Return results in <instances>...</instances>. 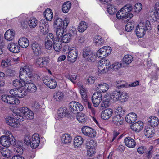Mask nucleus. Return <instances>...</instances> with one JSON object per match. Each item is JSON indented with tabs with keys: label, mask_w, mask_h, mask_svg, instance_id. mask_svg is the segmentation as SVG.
I'll use <instances>...</instances> for the list:
<instances>
[{
	"label": "nucleus",
	"mask_w": 159,
	"mask_h": 159,
	"mask_svg": "<svg viewBox=\"0 0 159 159\" xmlns=\"http://www.w3.org/2000/svg\"><path fill=\"white\" fill-rule=\"evenodd\" d=\"M132 10L130 4L124 6L117 12L116 16L119 19H122L125 21H128L133 16V14L130 13Z\"/></svg>",
	"instance_id": "obj_1"
},
{
	"label": "nucleus",
	"mask_w": 159,
	"mask_h": 159,
	"mask_svg": "<svg viewBox=\"0 0 159 159\" xmlns=\"http://www.w3.org/2000/svg\"><path fill=\"white\" fill-rule=\"evenodd\" d=\"M33 69L30 66H25L21 68L20 71V75L25 78H28L31 80L39 79V77L36 74H32Z\"/></svg>",
	"instance_id": "obj_2"
},
{
	"label": "nucleus",
	"mask_w": 159,
	"mask_h": 159,
	"mask_svg": "<svg viewBox=\"0 0 159 159\" xmlns=\"http://www.w3.org/2000/svg\"><path fill=\"white\" fill-rule=\"evenodd\" d=\"M151 29V24L149 21L141 22L136 27V34L139 37H143L145 34L147 30H150Z\"/></svg>",
	"instance_id": "obj_3"
},
{
	"label": "nucleus",
	"mask_w": 159,
	"mask_h": 159,
	"mask_svg": "<svg viewBox=\"0 0 159 159\" xmlns=\"http://www.w3.org/2000/svg\"><path fill=\"white\" fill-rule=\"evenodd\" d=\"M7 135L2 136L0 138V143L2 146L8 147L11 145H14L16 143L15 139L11 133L8 131Z\"/></svg>",
	"instance_id": "obj_4"
},
{
	"label": "nucleus",
	"mask_w": 159,
	"mask_h": 159,
	"mask_svg": "<svg viewBox=\"0 0 159 159\" xmlns=\"http://www.w3.org/2000/svg\"><path fill=\"white\" fill-rule=\"evenodd\" d=\"M110 62L108 59H102L98 62V71L100 74L104 73L110 68Z\"/></svg>",
	"instance_id": "obj_5"
},
{
	"label": "nucleus",
	"mask_w": 159,
	"mask_h": 159,
	"mask_svg": "<svg viewBox=\"0 0 159 159\" xmlns=\"http://www.w3.org/2000/svg\"><path fill=\"white\" fill-rule=\"evenodd\" d=\"M111 47L105 46L100 48L97 53V56L100 58L103 59L107 57L111 52Z\"/></svg>",
	"instance_id": "obj_6"
},
{
	"label": "nucleus",
	"mask_w": 159,
	"mask_h": 159,
	"mask_svg": "<svg viewBox=\"0 0 159 159\" xmlns=\"http://www.w3.org/2000/svg\"><path fill=\"white\" fill-rule=\"evenodd\" d=\"M69 109L73 113L75 114L78 111H82L83 107L78 102L73 101L70 102L69 105Z\"/></svg>",
	"instance_id": "obj_7"
},
{
	"label": "nucleus",
	"mask_w": 159,
	"mask_h": 159,
	"mask_svg": "<svg viewBox=\"0 0 159 159\" xmlns=\"http://www.w3.org/2000/svg\"><path fill=\"white\" fill-rule=\"evenodd\" d=\"M69 52L67 56L68 61L71 63H74L76 61L77 57V51L74 48L68 47Z\"/></svg>",
	"instance_id": "obj_8"
},
{
	"label": "nucleus",
	"mask_w": 159,
	"mask_h": 159,
	"mask_svg": "<svg viewBox=\"0 0 159 159\" xmlns=\"http://www.w3.org/2000/svg\"><path fill=\"white\" fill-rule=\"evenodd\" d=\"M2 100L5 102L10 104H18L20 103V101L17 98H14L12 95H3L1 97Z\"/></svg>",
	"instance_id": "obj_9"
},
{
	"label": "nucleus",
	"mask_w": 159,
	"mask_h": 159,
	"mask_svg": "<svg viewBox=\"0 0 159 159\" xmlns=\"http://www.w3.org/2000/svg\"><path fill=\"white\" fill-rule=\"evenodd\" d=\"M81 131L84 135L90 138H94L96 135L95 130L89 127L83 126L81 129Z\"/></svg>",
	"instance_id": "obj_10"
},
{
	"label": "nucleus",
	"mask_w": 159,
	"mask_h": 159,
	"mask_svg": "<svg viewBox=\"0 0 159 159\" xmlns=\"http://www.w3.org/2000/svg\"><path fill=\"white\" fill-rule=\"evenodd\" d=\"M68 22L66 19L64 20L63 21L61 18L57 16L55 17V20L53 26L56 28L64 27H66L68 26Z\"/></svg>",
	"instance_id": "obj_11"
},
{
	"label": "nucleus",
	"mask_w": 159,
	"mask_h": 159,
	"mask_svg": "<svg viewBox=\"0 0 159 159\" xmlns=\"http://www.w3.org/2000/svg\"><path fill=\"white\" fill-rule=\"evenodd\" d=\"M23 88L14 89L10 91V94L13 97L22 98L25 94V91L23 90Z\"/></svg>",
	"instance_id": "obj_12"
},
{
	"label": "nucleus",
	"mask_w": 159,
	"mask_h": 159,
	"mask_svg": "<svg viewBox=\"0 0 159 159\" xmlns=\"http://www.w3.org/2000/svg\"><path fill=\"white\" fill-rule=\"evenodd\" d=\"M20 80L16 79L13 82V85L14 86L17 87L18 88H24L25 84L27 81V79L25 78L20 75H19Z\"/></svg>",
	"instance_id": "obj_13"
},
{
	"label": "nucleus",
	"mask_w": 159,
	"mask_h": 159,
	"mask_svg": "<svg viewBox=\"0 0 159 159\" xmlns=\"http://www.w3.org/2000/svg\"><path fill=\"white\" fill-rule=\"evenodd\" d=\"M102 95L99 92L94 93L92 98L93 104L95 107H97L99 105L102 100Z\"/></svg>",
	"instance_id": "obj_14"
},
{
	"label": "nucleus",
	"mask_w": 159,
	"mask_h": 159,
	"mask_svg": "<svg viewBox=\"0 0 159 159\" xmlns=\"http://www.w3.org/2000/svg\"><path fill=\"white\" fill-rule=\"evenodd\" d=\"M29 108L26 107H22L20 108L19 112L16 115L17 117L16 118L19 121H23L24 117H25L26 114L28 112Z\"/></svg>",
	"instance_id": "obj_15"
},
{
	"label": "nucleus",
	"mask_w": 159,
	"mask_h": 159,
	"mask_svg": "<svg viewBox=\"0 0 159 159\" xmlns=\"http://www.w3.org/2000/svg\"><path fill=\"white\" fill-rule=\"evenodd\" d=\"M31 49L35 55H39L41 53L42 46L41 44L34 41L31 44Z\"/></svg>",
	"instance_id": "obj_16"
},
{
	"label": "nucleus",
	"mask_w": 159,
	"mask_h": 159,
	"mask_svg": "<svg viewBox=\"0 0 159 159\" xmlns=\"http://www.w3.org/2000/svg\"><path fill=\"white\" fill-rule=\"evenodd\" d=\"M28 79H27V81L25 84L24 88L25 91L27 90L31 93H34L37 90V87L33 83L31 82L30 80H28Z\"/></svg>",
	"instance_id": "obj_17"
},
{
	"label": "nucleus",
	"mask_w": 159,
	"mask_h": 159,
	"mask_svg": "<svg viewBox=\"0 0 159 159\" xmlns=\"http://www.w3.org/2000/svg\"><path fill=\"white\" fill-rule=\"evenodd\" d=\"M43 83L51 89L56 87L57 84L55 80L49 77H46L43 80Z\"/></svg>",
	"instance_id": "obj_18"
},
{
	"label": "nucleus",
	"mask_w": 159,
	"mask_h": 159,
	"mask_svg": "<svg viewBox=\"0 0 159 159\" xmlns=\"http://www.w3.org/2000/svg\"><path fill=\"white\" fill-rule=\"evenodd\" d=\"M40 142L39 135L37 134H33L31 137V147L32 148H36L39 145Z\"/></svg>",
	"instance_id": "obj_19"
},
{
	"label": "nucleus",
	"mask_w": 159,
	"mask_h": 159,
	"mask_svg": "<svg viewBox=\"0 0 159 159\" xmlns=\"http://www.w3.org/2000/svg\"><path fill=\"white\" fill-rule=\"evenodd\" d=\"M7 48L11 52L13 53H18L20 51V48L19 45L14 43H9L8 44Z\"/></svg>",
	"instance_id": "obj_20"
},
{
	"label": "nucleus",
	"mask_w": 159,
	"mask_h": 159,
	"mask_svg": "<svg viewBox=\"0 0 159 159\" xmlns=\"http://www.w3.org/2000/svg\"><path fill=\"white\" fill-rule=\"evenodd\" d=\"M48 62V58L47 57H40L36 59V64L38 67L43 68L46 65Z\"/></svg>",
	"instance_id": "obj_21"
},
{
	"label": "nucleus",
	"mask_w": 159,
	"mask_h": 159,
	"mask_svg": "<svg viewBox=\"0 0 159 159\" xmlns=\"http://www.w3.org/2000/svg\"><path fill=\"white\" fill-rule=\"evenodd\" d=\"M6 121L8 125L14 128L18 127L20 125L19 121L12 117H8L6 119Z\"/></svg>",
	"instance_id": "obj_22"
},
{
	"label": "nucleus",
	"mask_w": 159,
	"mask_h": 159,
	"mask_svg": "<svg viewBox=\"0 0 159 159\" xmlns=\"http://www.w3.org/2000/svg\"><path fill=\"white\" fill-rule=\"evenodd\" d=\"M124 142L125 145L130 148H134L136 145L135 140L130 137L125 138Z\"/></svg>",
	"instance_id": "obj_23"
},
{
	"label": "nucleus",
	"mask_w": 159,
	"mask_h": 159,
	"mask_svg": "<svg viewBox=\"0 0 159 159\" xmlns=\"http://www.w3.org/2000/svg\"><path fill=\"white\" fill-rule=\"evenodd\" d=\"M113 114V110L110 108L104 110L101 113V117L104 120L109 119Z\"/></svg>",
	"instance_id": "obj_24"
},
{
	"label": "nucleus",
	"mask_w": 159,
	"mask_h": 159,
	"mask_svg": "<svg viewBox=\"0 0 159 159\" xmlns=\"http://www.w3.org/2000/svg\"><path fill=\"white\" fill-rule=\"evenodd\" d=\"M143 124L141 121H138L131 125V129L136 132H139L143 128Z\"/></svg>",
	"instance_id": "obj_25"
},
{
	"label": "nucleus",
	"mask_w": 159,
	"mask_h": 159,
	"mask_svg": "<svg viewBox=\"0 0 159 159\" xmlns=\"http://www.w3.org/2000/svg\"><path fill=\"white\" fill-rule=\"evenodd\" d=\"M137 116L135 113L131 112L126 115L125 120L128 123L131 124L136 121L137 119Z\"/></svg>",
	"instance_id": "obj_26"
},
{
	"label": "nucleus",
	"mask_w": 159,
	"mask_h": 159,
	"mask_svg": "<svg viewBox=\"0 0 159 159\" xmlns=\"http://www.w3.org/2000/svg\"><path fill=\"white\" fill-rule=\"evenodd\" d=\"M108 94H106L103 97L102 101L100 104V107L102 108H105L108 107L110 104V97Z\"/></svg>",
	"instance_id": "obj_27"
},
{
	"label": "nucleus",
	"mask_w": 159,
	"mask_h": 159,
	"mask_svg": "<svg viewBox=\"0 0 159 159\" xmlns=\"http://www.w3.org/2000/svg\"><path fill=\"white\" fill-rule=\"evenodd\" d=\"M143 133L147 137L151 138L153 136L154 134V129L150 126L145 127Z\"/></svg>",
	"instance_id": "obj_28"
},
{
	"label": "nucleus",
	"mask_w": 159,
	"mask_h": 159,
	"mask_svg": "<svg viewBox=\"0 0 159 159\" xmlns=\"http://www.w3.org/2000/svg\"><path fill=\"white\" fill-rule=\"evenodd\" d=\"M15 32L12 29H9L5 33L4 37L7 41H11L14 37Z\"/></svg>",
	"instance_id": "obj_29"
},
{
	"label": "nucleus",
	"mask_w": 159,
	"mask_h": 159,
	"mask_svg": "<svg viewBox=\"0 0 159 159\" xmlns=\"http://www.w3.org/2000/svg\"><path fill=\"white\" fill-rule=\"evenodd\" d=\"M64 97V93L61 91L55 92L53 95V100L56 102H60L63 100Z\"/></svg>",
	"instance_id": "obj_30"
},
{
	"label": "nucleus",
	"mask_w": 159,
	"mask_h": 159,
	"mask_svg": "<svg viewBox=\"0 0 159 159\" xmlns=\"http://www.w3.org/2000/svg\"><path fill=\"white\" fill-rule=\"evenodd\" d=\"M109 85L105 83H101L97 86V89H99L100 93H104L106 92L109 89Z\"/></svg>",
	"instance_id": "obj_31"
},
{
	"label": "nucleus",
	"mask_w": 159,
	"mask_h": 159,
	"mask_svg": "<svg viewBox=\"0 0 159 159\" xmlns=\"http://www.w3.org/2000/svg\"><path fill=\"white\" fill-rule=\"evenodd\" d=\"M148 122L149 123L151 127L154 128V127L157 126L159 124V120L157 117L154 116H151L149 117L147 119Z\"/></svg>",
	"instance_id": "obj_32"
},
{
	"label": "nucleus",
	"mask_w": 159,
	"mask_h": 159,
	"mask_svg": "<svg viewBox=\"0 0 159 159\" xmlns=\"http://www.w3.org/2000/svg\"><path fill=\"white\" fill-rule=\"evenodd\" d=\"M18 43L19 46L22 48H25L28 46L29 42L27 38L23 37L19 39Z\"/></svg>",
	"instance_id": "obj_33"
},
{
	"label": "nucleus",
	"mask_w": 159,
	"mask_h": 159,
	"mask_svg": "<svg viewBox=\"0 0 159 159\" xmlns=\"http://www.w3.org/2000/svg\"><path fill=\"white\" fill-rule=\"evenodd\" d=\"M123 118L121 116L119 115H116L112 118V121L116 125L120 126L123 123Z\"/></svg>",
	"instance_id": "obj_34"
},
{
	"label": "nucleus",
	"mask_w": 159,
	"mask_h": 159,
	"mask_svg": "<svg viewBox=\"0 0 159 159\" xmlns=\"http://www.w3.org/2000/svg\"><path fill=\"white\" fill-rule=\"evenodd\" d=\"M72 34L70 33H65L61 37L60 41L63 43H68L71 39Z\"/></svg>",
	"instance_id": "obj_35"
},
{
	"label": "nucleus",
	"mask_w": 159,
	"mask_h": 159,
	"mask_svg": "<svg viewBox=\"0 0 159 159\" xmlns=\"http://www.w3.org/2000/svg\"><path fill=\"white\" fill-rule=\"evenodd\" d=\"M84 141L83 138L80 136H76L74 140V144L75 147H79L83 144Z\"/></svg>",
	"instance_id": "obj_36"
},
{
	"label": "nucleus",
	"mask_w": 159,
	"mask_h": 159,
	"mask_svg": "<svg viewBox=\"0 0 159 159\" xmlns=\"http://www.w3.org/2000/svg\"><path fill=\"white\" fill-rule=\"evenodd\" d=\"M44 15L47 20L50 21L52 20L53 15L52 11L50 9L47 8L46 9L44 12Z\"/></svg>",
	"instance_id": "obj_37"
},
{
	"label": "nucleus",
	"mask_w": 159,
	"mask_h": 159,
	"mask_svg": "<svg viewBox=\"0 0 159 159\" xmlns=\"http://www.w3.org/2000/svg\"><path fill=\"white\" fill-rule=\"evenodd\" d=\"M155 20L159 22V2H157L155 4V10L153 13V15L152 16Z\"/></svg>",
	"instance_id": "obj_38"
},
{
	"label": "nucleus",
	"mask_w": 159,
	"mask_h": 159,
	"mask_svg": "<svg viewBox=\"0 0 159 159\" xmlns=\"http://www.w3.org/2000/svg\"><path fill=\"white\" fill-rule=\"evenodd\" d=\"M72 140V139L70 135L68 134H63L61 137V141L65 144H68Z\"/></svg>",
	"instance_id": "obj_39"
},
{
	"label": "nucleus",
	"mask_w": 159,
	"mask_h": 159,
	"mask_svg": "<svg viewBox=\"0 0 159 159\" xmlns=\"http://www.w3.org/2000/svg\"><path fill=\"white\" fill-rule=\"evenodd\" d=\"M66 28L64 27L56 28V35L58 40H60L61 37L64 34V29Z\"/></svg>",
	"instance_id": "obj_40"
},
{
	"label": "nucleus",
	"mask_w": 159,
	"mask_h": 159,
	"mask_svg": "<svg viewBox=\"0 0 159 159\" xmlns=\"http://www.w3.org/2000/svg\"><path fill=\"white\" fill-rule=\"evenodd\" d=\"M27 23L30 28H34L37 25L38 21L36 18L31 17L29 19Z\"/></svg>",
	"instance_id": "obj_41"
},
{
	"label": "nucleus",
	"mask_w": 159,
	"mask_h": 159,
	"mask_svg": "<svg viewBox=\"0 0 159 159\" xmlns=\"http://www.w3.org/2000/svg\"><path fill=\"white\" fill-rule=\"evenodd\" d=\"M87 27L88 24L87 23L84 21H81L78 27V30L80 32H83L87 29Z\"/></svg>",
	"instance_id": "obj_42"
},
{
	"label": "nucleus",
	"mask_w": 159,
	"mask_h": 159,
	"mask_svg": "<svg viewBox=\"0 0 159 159\" xmlns=\"http://www.w3.org/2000/svg\"><path fill=\"white\" fill-rule=\"evenodd\" d=\"M120 91H114L111 94V97L114 101L120 100Z\"/></svg>",
	"instance_id": "obj_43"
},
{
	"label": "nucleus",
	"mask_w": 159,
	"mask_h": 159,
	"mask_svg": "<svg viewBox=\"0 0 159 159\" xmlns=\"http://www.w3.org/2000/svg\"><path fill=\"white\" fill-rule=\"evenodd\" d=\"M58 116L60 118H62L66 116L67 113L66 107H61L59 108L58 111Z\"/></svg>",
	"instance_id": "obj_44"
},
{
	"label": "nucleus",
	"mask_w": 159,
	"mask_h": 159,
	"mask_svg": "<svg viewBox=\"0 0 159 159\" xmlns=\"http://www.w3.org/2000/svg\"><path fill=\"white\" fill-rule=\"evenodd\" d=\"M94 42L97 45L99 46L103 44L104 43V40L100 36H96L94 38Z\"/></svg>",
	"instance_id": "obj_45"
},
{
	"label": "nucleus",
	"mask_w": 159,
	"mask_h": 159,
	"mask_svg": "<svg viewBox=\"0 0 159 159\" xmlns=\"http://www.w3.org/2000/svg\"><path fill=\"white\" fill-rule=\"evenodd\" d=\"M53 47L54 50L57 52L60 51L62 47L60 40H57V41H55L53 42Z\"/></svg>",
	"instance_id": "obj_46"
},
{
	"label": "nucleus",
	"mask_w": 159,
	"mask_h": 159,
	"mask_svg": "<svg viewBox=\"0 0 159 159\" xmlns=\"http://www.w3.org/2000/svg\"><path fill=\"white\" fill-rule=\"evenodd\" d=\"M71 7V3L70 2H67L64 3L62 6V10L64 13L68 12Z\"/></svg>",
	"instance_id": "obj_47"
},
{
	"label": "nucleus",
	"mask_w": 159,
	"mask_h": 159,
	"mask_svg": "<svg viewBox=\"0 0 159 159\" xmlns=\"http://www.w3.org/2000/svg\"><path fill=\"white\" fill-rule=\"evenodd\" d=\"M133 60V57L130 55H125L123 58V61L124 64L129 65L131 63Z\"/></svg>",
	"instance_id": "obj_48"
},
{
	"label": "nucleus",
	"mask_w": 159,
	"mask_h": 159,
	"mask_svg": "<svg viewBox=\"0 0 159 159\" xmlns=\"http://www.w3.org/2000/svg\"><path fill=\"white\" fill-rule=\"evenodd\" d=\"M96 143L93 139L87 140L86 142V146L87 148H94Z\"/></svg>",
	"instance_id": "obj_49"
},
{
	"label": "nucleus",
	"mask_w": 159,
	"mask_h": 159,
	"mask_svg": "<svg viewBox=\"0 0 159 159\" xmlns=\"http://www.w3.org/2000/svg\"><path fill=\"white\" fill-rule=\"evenodd\" d=\"M76 118L77 120L80 123H84L86 120V116L81 113L78 114L76 116Z\"/></svg>",
	"instance_id": "obj_50"
},
{
	"label": "nucleus",
	"mask_w": 159,
	"mask_h": 159,
	"mask_svg": "<svg viewBox=\"0 0 159 159\" xmlns=\"http://www.w3.org/2000/svg\"><path fill=\"white\" fill-rule=\"evenodd\" d=\"M80 92L83 101L84 102H87V99L86 89L85 88H82L80 89Z\"/></svg>",
	"instance_id": "obj_51"
},
{
	"label": "nucleus",
	"mask_w": 159,
	"mask_h": 159,
	"mask_svg": "<svg viewBox=\"0 0 159 159\" xmlns=\"http://www.w3.org/2000/svg\"><path fill=\"white\" fill-rule=\"evenodd\" d=\"M116 85L117 87L119 89L124 87H128V84L123 81H116Z\"/></svg>",
	"instance_id": "obj_52"
},
{
	"label": "nucleus",
	"mask_w": 159,
	"mask_h": 159,
	"mask_svg": "<svg viewBox=\"0 0 159 159\" xmlns=\"http://www.w3.org/2000/svg\"><path fill=\"white\" fill-rule=\"evenodd\" d=\"M2 151L1 153L5 157L8 158L10 156L11 152L7 148H4Z\"/></svg>",
	"instance_id": "obj_53"
},
{
	"label": "nucleus",
	"mask_w": 159,
	"mask_h": 159,
	"mask_svg": "<svg viewBox=\"0 0 159 159\" xmlns=\"http://www.w3.org/2000/svg\"><path fill=\"white\" fill-rule=\"evenodd\" d=\"M53 42L50 39H45V47L48 50H50L52 48V45Z\"/></svg>",
	"instance_id": "obj_54"
},
{
	"label": "nucleus",
	"mask_w": 159,
	"mask_h": 159,
	"mask_svg": "<svg viewBox=\"0 0 159 159\" xmlns=\"http://www.w3.org/2000/svg\"><path fill=\"white\" fill-rule=\"evenodd\" d=\"M65 77L70 80L74 84H75L77 82V75H71L67 74L65 75Z\"/></svg>",
	"instance_id": "obj_55"
},
{
	"label": "nucleus",
	"mask_w": 159,
	"mask_h": 159,
	"mask_svg": "<svg viewBox=\"0 0 159 159\" xmlns=\"http://www.w3.org/2000/svg\"><path fill=\"white\" fill-rule=\"evenodd\" d=\"M110 68L111 67L115 71H116L120 69L122 66L121 63L118 62H115L112 64L111 66L110 65Z\"/></svg>",
	"instance_id": "obj_56"
},
{
	"label": "nucleus",
	"mask_w": 159,
	"mask_h": 159,
	"mask_svg": "<svg viewBox=\"0 0 159 159\" xmlns=\"http://www.w3.org/2000/svg\"><path fill=\"white\" fill-rule=\"evenodd\" d=\"M120 100L121 102L126 101L129 98L128 94L125 92H122L120 93Z\"/></svg>",
	"instance_id": "obj_57"
},
{
	"label": "nucleus",
	"mask_w": 159,
	"mask_h": 159,
	"mask_svg": "<svg viewBox=\"0 0 159 159\" xmlns=\"http://www.w3.org/2000/svg\"><path fill=\"white\" fill-rule=\"evenodd\" d=\"M134 27V23L131 22H129L126 24L125 27V30L126 31L129 32L133 30Z\"/></svg>",
	"instance_id": "obj_58"
},
{
	"label": "nucleus",
	"mask_w": 159,
	"mask_h": 159,
	"mask_svg": "<svg viewBox=\"0 0 159 159\" xmlns=\"http://www.w3.org/2000/svg\"><path fill=\"white\" fill-rule=\"evenodd\" d=\"M115 111L117 113V115H119L122 116V115L125 113V110L124 107L121 106H118Z\"/></svg>",
	"instance_id": "obj_59"
},
{
	"label": "nucleus",
	"mask_w": 159,
	"mask_h": 159,
	"mask_svg": "<svg viewBox=\"0 0 159 159\" xmlns=\"http://www.w3.org/2000/svg\"><path fill=\"white\" fill-rule=\"evenodd\" d=\"M142 8V5L140 3H138L135 5L133 11L134 12L138 13L141 10Z\"/></svg>",
	"instance_id": "obj_60"
},
{
	"label": "nucleus",
	"mask_w": 159,
	"mask_h": 159,
	"mask_svg": "<svg viewBox=\"0 0 159 159\" xmlns=\"http://www.w3.org/2000/svg\"><path fill=\"white\" fill-rule=\"evenodd\" d=\"M39 28H43V27L47 28L49 27V25L47 22H46L44 20H41L39 24Z\"/></svg>",
	"instance_id": "obj_61"
},
{
	"label": "nucleus",
	"mask_w": 159,
	"mask_h": 159,
	"mask_svg": "<svg viewBox=\"0 0 159 159\" xmlns=\"http://www.w3.org/2000/svg\"><path fill=\"white\" fill-rule=\"evenodd\" d=\"M28 113L26 114L25 118L28 120H31L33 119L34 118V115L33 112L30 109H29Z\"/></svg>",
	"instance_id": "obj_62"
},
{
	"label": "nucleus",
	"mask_w": 159,
	"mask_h": 159,
	"mask_svg": "<svg viewBox=\"0 0 159 159\" xmlns=\"http://www.w3.org/2000/svg\"><path fill=\"white\" fill-rule=\"evenodd\" d=\"M46 39H50L51 41H52L53 42H55V41H57V40H58L57 37V38H55L53 34L51 33L48 34Z\"/></svg>",
	"instance_id": "obj_63"
},
{
	"label": "nucleus",
	"mask_w": 159,
	"mask_h": 159,
	"mask_svg": "<svg viewBox=\"0 0 159 159\" xmlns=\"http://www.w3.org/2000/svg\"><path fill=\"white\" fill-rule=\"evenodd\" d=\"M95 80V78L94 77H89L87 79L86 84L89 85L92 84L94 83Z\"/></svg>",
	"instance_id": "obj_64"
}]
</instances>
